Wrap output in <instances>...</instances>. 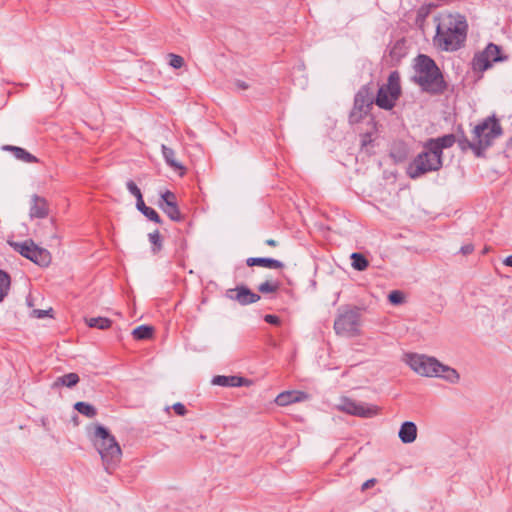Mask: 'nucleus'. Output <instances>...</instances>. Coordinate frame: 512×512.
Listing matches in <instances>:
<instances>
[{
	"mask_svg": "<svg viewBox=\"0 0 512 512\" xmlns=\"http://www.w3.org/2000/svg\"><path fill=\"white\" fill-rule=\"evenodd\" d=\"M467 21L460 14H446L438 18L434 45L445 51H456L465 42Z\"/></svg>",
	"mask_w": 512,
	"mask_h": 512,
	"instance_id": "f257e3e1",
	"label": "nucleus"
},
{
	"mask_svg": "<svg viewBox=\"0 0 512 512\" xmlns=\"http://www.w3.org/2000/svg\"><path fill=\"white\" fill-rule=\"evenodd\" d=\"M414 70L413 81L423 92L430 95H442L445 93L448 83L432 58L424 54L418 55L415 58Z\"/></svg>",
	"mask_w": 512,
	"mask_h": 512,
	"instance_id": "f03ea898",
	"label": "nucleus"
},
{
	"mask_svg": "<svg viewBox=\"0 0 512 512\" xmlns=\"http://www.w3.org/2000/svg\"><path fill=\"white\" fill-rule=\"evenodd\" d=\"M95 437V446L101 456L104 468L111 474L121 460L122 450L115 437L102 425L96 427Z\"/></svg>",
	"mask_w": 512,
	"mask_h": 512,
	"instance_id": "7ed1b4c3",
	"label": "nucleus"
},
{
	"mask_svg": "<svg viewBox=\"0 0 512 512\" xmlns=\"http://www.w3.org/2000/svg\"><path fill=\"white\" fill-rule=\"evenodd\" d=\"M442 165L440 155L431 149L426 142L424 150L408 165L407 175L412 179H417L428 172L438 171Z\"/></svg>",
	"mask_w": 512,
	"mask_h": 512,
	"instance_id": "20e7f679",
	"label": "nucleus"
},
{
	"mask_svg": "<svg viewBox=\"0 0 512 512\" xmlns=\"http://www.w3.org/2000/svg\"><path fill=\"white\" fill-rule=\"evenodd\" d=\"M400 96V75L398 71H393L389 74L387 84L382 85L374 95V103L381 109L391 110Z\"/></svg>",
	"mask_w": 512,
	"mask_h": 512,
	"instance_id": "39448f33",
	"label": "nucleus"
},
{
	"mask_svg": "<svg viewBox=\"0 0 512 512\" xmlns=\"http://www.w3.org/2000/svg\"><path fill=\"white\" fill-rule=\"evenodd\" d=\"M9 244L21 256L41 267H47L51 263L50 252L47 249L37 246L33 240L9 242Z\"/></svg>",
	"mask_w": 512,
	"mask_h": 512,
	"instance_id": "423d86ee",
	"label": "nucleus"
},
{
	"mask_svg": "<svg viewBox=\"0 0 512 512\" xmlns=\"http://www.w3.org/2000/svg\"><path fill=\"white\" fill-rule=\"evenodd\" d=\"M406 362L414 372L425 377H435L441 367L436 358L420 354H407Z\"/></svg>",
	"mask_w": 512,
	"mask_h": 512,
	"instance_id": "0eeeda50",
	"label": "nucleus"
},
{
	"mask_svg": "<svg viewBox=\"0 0 512 512\" xmlns=\"http://www.w3.org/2000/svg\"><path fill=\"white\" fill-rule=\"evenodd\" d=\"M473 134L477 141L488 138L490 147L493 140L502 135V127L498 119L493 115L476 125Z\"/></svg>",
	"mask_w": 512,
	"mask_h": 512,
	"instance_id": "6e6552de",
	"label": "nucleus"
},
{
	"mask_svg": "<svg viewBox=\"0 0 512 512\" xmlns=\"http://www.w3.org/2000/svg\"><path fill=\"white\" fill-rule=\"evenodd\" d=\"M506 58L507 57L501 56V49L498 45L490 43L482 53L474 57V69L479 71H486L492 66L493 62L503 61Z\"/></svg>",
	"mask_w": 512,
	"mask_h": 512,
	"instance_id": "1a4fd4ad",
	"label": "nucleus"
},
{
	"mask_svg": "<svg viewBox=\"0 0 512 512\" xmlns=\"http://www.w3.org/2000/svg\"><path fill=\"white\" fill-rule=\"evenodd\" d=\"M159 207L172 221H182L183 216L179 210L176 195L173 192L166 190L161 194Z\"/></svg>",
	"mask_w": 512,
	"mask_h": 512,
	"instance_id": "9d476101",
	"label": "nucleus"
},
{
	"mask_svg": "<svg viewBox=\"0 0 512 512\" xmlns=\"http://www.w3.org/2000/svg\"><path fill=\"white\" fill-rule=\"evenodd\" d=\"M339 313L334 321V330L337 335L350 337L352 335V309L347 307L339 308Z\"/></svg>",
	"mask_w": 512,
	"mask_h": 512,
	"instance_id": "9b49d317",
	"label": "nucleus"
},
{
	"mask_svg": "<svg viewBox=\"0 0 512 512\" xmlns=\"http://www.w3.org/2000/svg\"><path fill=\"white\" fill-rule=\"evenodd\" d=\"M227 296L230 299L237 301L241 305L256 303L261 298L259 294L254 293L246 286H238L235 289L228 290Z\"/></svg>",
	"mask_w": 512,
	"mask_h": 512,
	"instance_id": "f8f14e48",
	"label": "nucleus"
},
{
	"mask_svg": "<svg viewBox=\"0 0 512 512\" xmlns=\"http://www.w3.org/2000/svg\"><path fill=\"white\" fill-rule=\"evenodd\" d=\"M456 142L462 151L471 149L477 157H481L483 151L489 147L488 138L479 141L474 138V141L471 142L463 132L460 135H456Z\"/></svg>",
	"mask_w": 512,
	"mask_h": 512,
	"instance_id": "ddd939ff",
	"label": "nucleus"
},
{
	"mask_svg": "<svg viewBox=\"0 0 512 512\" xmlns=\"http://www.w3.org/2000/svg\"><path fill=\"white\" fill-rule=\"evenodd\" d=\"M374 104V92L368 87H362L354 97V108L367 113Z\"/></svg>",
	"mask_w": 512,
	"mask_h": 512,
	"instance_id": "4468645a",
	"label": "nucleus"
},
{
	"mask_svg": "<svg viewBox=\"0 0 512 512\" xmlns=\"http://www.w3.org/2000/svg\"><path fill=\"white\" fill-rule=\"evenodd\" d=\"M49 214L48 202L44 197L37 194H33L30 199V210L29 216L31 219L39 218L43 219Z\"/></svg>",
	"mask_w": 512,
	"mask_h": 512,
	"instance_id": "2eb2a0df",
	"label": "nucleus"
},
{
	"mask_svg": "<svg viewBox=\"0 0 512 512\" xmlns=\"http://www.w3.org/2000/svg\"><path fill=\"white\" fill-rule=\"evenodd\" d=\"M456 142V135L447 134L442 137L432 138L427 141V144L442 158L443 149L450 148Z\"/></svg>",
	"mask_w": 512,
	"mask_h": 512,
	"instance_id": "dca6fc26",
	"label": "nucleus"
},
{
	"mask_svg": "<svg viewBox=\"0 0 512 512\" xmlns=\"http://www.w3.org/2000/svg\"><path fill=\"white\" fill-rule=\"evenodd\" d=\"M308 398L307 393L302 391H285L280 393L275 402L279 406H287L292 403L301 402Z\"/></svg>",
	"mask_w": 512,
	"mask_h": 512,
	"instance_id": "f3484780",
	"label": "nucleus"
},
{
	"mask_svg": "<svg viewBox=\"0 0 512 512\" xmlns=\"http://www.w3.org/2000/svg\"><path fill=\"white\" fill-rule=\"evenodd\" d=\"M246 265L249 267L260 266L268 269H282L284 263L273 258L266 257H249L246 259Z\"/></svg>",
	"mask_w": 512,
	"mask_h": 512,
	"instance_id": "a211bd4d",
	"label": "nucleus"
},
{
	"mask_svg": "<svg viewBox=\"0 0 512 512\" xmlns=\"http://www.w3.org/2000/svg\"><path fill=\"white\" fill-rule=\"evenodd\" d=\"M379 412L380 408L377 405L354 401V417L373 418L377 416Z\"/></svg>",
	"mask_w": 512,
	"mask_h": 512,
	"instance_id": "6ab92c4d",
	"label": "nucleus"
},
{
	"mask_svg": "<svg viewBox=\"0 0 512 512\" xmlns=\"http://www.w3.org/2000/svg\"><path fill=\"white\" fill-rule=\"evenodd\" d=\"M398 436L404 444H410L417 438V426L414 422L405 421L402 423Z\"/></svg>",
	"mask_w": 512,
	"mask_h": 512,
	"instance_id": "aec40b11",
	"label": "nucleus"
},
{
	"mask_svg": "<svg viewBox=\"0 0 512 512\" xmlns=\"http://www.w3.org/2000/svg\"><path fill=\"white\" fill-rule=\"evenodd\" d=\"M248 382L247 379L239 376H223L218 375L212 379L214 385L223 387H241Z\"/></svg>",
	"mask_w": 512,
	"mask_h": 512,
	"instance_id": "412c9836",
	"label": "nucleus"
},
{
	"mask_svg": "<svg viewBox=\"0 0 512 512\" xmlns=\"http://www.w3.org/2000/svg\"><path fill=\"white\" fill-rule=\"evenodd\" d=\"M3 149L12 152L18 160H21L23 162L37 163L39 161L37 157L29 153L24 148L18 146L5 145L3 146Z\"/></svg>",
	"mask_w": 512,
	"mask_h": 512,
	"instance_id": "4be33fe9",
	"label": "nucleus"
},
{
	"mask_svg": "<svg viewBox=\"0 0 512 512\" xmlns=\"http://www.w3.org/2000/svg\"><path fill=\"white\" fill-rule=\"evenodd\" d=\"M390 156L395 162H403L408 156V147L402 141H396L392 144L390 149Z\"/></svg>",
	"mask_w": 512,
	"mask_h": 512,
	"instance_id": "5701e85b",
	"label": "nucleus"
},
{
	"mask_svg": "<svg viewBox=\"0 0 512 512\" xmlns=\"http://www.w3.org/2000/svg\"><path fill=\"white\" fill-rule=\"evenodd\" d=\"M80 381V378L77 373L71 372L65 375H62L53 382L52 388H57L60 386H65L68 388H72L76 386Z\"/></svg>",
	"mask_w": 512,
	"mask_h": 512,
	"instance_id": "b1692460",
	"label": "nucleus"
},
{
	"mask_svg": "<svg viewBox=\"0 0 512 512\" xmlns=\"http://www.w3.org/2000/svg\"><path fill=\"white\" fill-rule=\"evenodd\" d=\"M435 377H440L449 383H458L460 379L459 373L452 367L441 363V367L438 369V373Z\"/></svg>",
	"mask_w": 512,
	"mask_h": 512,
	"instance_id": "393cba45",
	"label": "nucleus"
},
{
	"mask_svg": "<svg viewBox=\"0 0 512 512\" xmlns=\"http://www.w3.org/2000/svg\"><path fill=\"white\" fill-rule=\"evenodd\" d=\"M137 209L150 221L161 224L162 220L159 214L151 207L145 205L143 198L136 202Z\"/></svg>",
	"mask_w": 512,
	"mask_h": 512,
	"instance_id": "a878e982",
	"label": "nucleus"
},
{
	"mask_svg": "<svg viewBox=\"0 0 512 512\" xmlns=\"http://www.w3.org/2000/svg\"><path fill=\"white\" fill-rule=\"evenodd\" d=\"M162 154L165 159V162L170 167L174 168L175 170H183L184 167L176 160L175 158V152L173 149L167 147L166 145L161 146Z\"/></svg>",
	"mask_w": 512,
	"mask_h": 512,
	"instance_id": "bb28decb",
	"label": "nucleus"
},
{
	"mask_svg": "<svg viewBox=\"0 0 512 512\" xmlns=\"http://www.w3.org/2000/svg\"><path fill=\"white\" fill-rule=\"evenodd\" d=\"M85 323L90 328H97L100 330L109 329L112 325V321L106 317L85 318Z\"/></svg>",
	"mask_w": 512,
	"mask_h": 512,
	"instance_id": "cd10ccee",
	"label": "nucleus"
},
{
	"mask_svg": "<svg viewBox=\"0 0 512 512\" xmlns=\"http://www.w3.org/2000/svg\"><path fill=\"white\" fill-rule=\"evenodd\" d=\"M154 329L149 325H140L132 331V335L136 340H147L152 338Z\"/></svg>",
	"mask_w": 512,
	"mask_h": 512,
	"instance_id": "c85d7f7f",
	"label": "nucleus"
},
{
	"mask_svg": "<svg viewBox=\"0 0 512 512\" xmlns=\"http://www.w3.org/2000/svg\"><path fill=\"white\" fill-rule=\"evenodd\" d=\"M74 409L88 418H93L97 415L96 408L87 402L80 401L75 403Z\"/></svg>",
	"mask_w": 512,
	"mask_h": 512,
	"instance_id": "c756f323",
	"label": "nucleus"
},
{
	"mask_svg": "<svg viewBox=\"0 0 512 512\" xmlns=\"http://www.w3.org/2000/svg\"><path fill=\"white\" fill-rule=\"evenodd\" d=\"M280 282L278 280H266L265 282L258 285L257 289L262 294L275 293L280 288Z\"/></svg>",
	"mask_w": 512,
	"mask_h": 512,
	"instance_id": "7c9ffc66",
	"label": "nucleus"
},
{
	"mask_svg": "<svg viewBox=\"0 0 512 512\" xmlns=\"http://www.w3.org/2000/svg\"><path fill=\"white\" fill-rule=\"evenodd\" d=\"M11 279L7 272L0 270V302L6 297L10 289Z\"/></svg>",
	"mask_w": 512,
	"mask_h": 512,
	"instance_id": "2f4dec72",
	"label": "nucleus"
},
{
	"mask_svg": "<svg viewBox=\"0 0 512 512\" xmlns=\"http://www.w3.org/2000/svg\"><path fill=\"white\" fill-rule=\"evenodd\" d=\"M374 133L369 131L361 136V152H365L367 154L372 153V149L374 147Z\"/></svg>",
	"mask_w": 512,
	"mask_h": 512,
	"instance_id": "473e14b6",
	"label": "nucleus"
},
{
	"mask_svg": "<svg viewBox=\"0 0 512 512\" xmlns=\"http://www.w3.org/2000/svg\"><path fill=\"white\" fill-rule=\"evenodd\" d=\"M148 238L150 243L152 244L153 254H157L158 252H160L163 247V244L159 231L156 230L152 233H149Z\"/></svg>",
	"mask_w": 512,
	"mask_h": 512,
	"instance_id": "72a5a7b5",
	"label": "nucleus"
},
{
	"mask_svg": "<svg viewBox=\"0 0 512 512\" xmlns=\"http://www.w3.org/2000/svg\"><path fill=\"white\" fill-rule=\"evenodd\" d=\"M369 266V260L367 257L358 252H354V270L364 271Z\"/></svg>",
	"mask_w": 512,
	"mask_h": 512,
	"instance_id": "f704fd0d",
	"label": "nucleus"
},
{
	"mask_svg": "<svg viewBox=\"0 0 512 512\" xmlns=\"http://www.w3.org/2000/svg\"><path fill=\"white\" fill-rule=\"evenodd\" d=\"M388 300L393 305H399L404 302V295L401 291L394 290L389 293Z\"/></svg>",
	"mask_w": 512,
	"mask_h": 512,
	"instance_id": "c9c22d12",
	"label": "nucleus"
},
{
	"mask_svg": "<svg viewBox=\"0 0 512 512\" xmlns=\"http://www.w3.org/2000/svg\"><path fill=\"white\" fill-rule=\"evenodd\" d=\"M126 187L128 189V191L136 197V200L139 201V199H142L143 196H142V193H141V190L138 188V186L132 181V180H129L127 183H126Z\"/></svg>",
	"mask_w": 512,
	"mask_h": 512,
	"instance_id": "e433bc0d",
	"label": "nucleus"
},
{
	"mask_svg": "<svg viewBox=\"0 0 512 512\" xmlns=\"http://www.w3.org/2000/svg\"><path fill=\"white\" fill-rule=\"evenodd\" d=\"M169 65L175 69H179L184 65L183 57L176 54H169Z\"/></svg>",
	"mask_w": 512,
	"mask_h": 512,
	"instance_id": "4c0bfd02",
	"label": "nucleus"
},
{
	"mask_svg": "<svg viewBox=\"0 0 512 512\" xmlns=\"http://www.w3.org/2000/svg\"><path fill=\"white\" fill-rule=\"evenodd\" d=\"M402 48H403V43L398 41L394 44V46L391 48L390 50V55L393 57V58H400L404 55V53L402 52Z\"/></svg>",
	"mask_w": 512,
	"mask_h": 512,
	"instance_id": "58836bf2",
	"label": "nucleus"
},
{
	"mask_svg": "<svg viewBox=\"0 0 512 512\" xmlns=\"http://www.w3.org/2000/svg\"><path fill=\"white\" fill-rule=\"evenodd\" d=\"M338 408H339L341 411H344V412H346L347 414L352 415V401H351V400H349V399H344V400H343V404H339V405H338Z\"/></svg>",
	"mask_w": 512,
	"mask_h": 512,
	"instance_id": "ea45409f",
	"label": "nucleus"
},
{
	"mask_svg": "<svg viewBox=\"0 0 512 512\" xmlns=\"http://www.w3.org/2000/svg\"><path fill=\"white\" fill-rule=\"evenodd\" d=\"M172 408L174 412L179 416H184L187 413L186 407L180 402L175 403Z\"/></svg>",
	"mask_w": 512,
	"mask_h": 512,
	"instance_id": "a19ab883",
	"label": "nucleus"
},
{
	"mask_svg": "<svg viewBox=\"0 0 512 512\" xmlns=\"http://www.w3.org/2000/svg\"><path fill=\"white\" fill-rule=\"evenodd\" d=\"M264 320L271 325H279L281 322L278 316L272 314L265 315Z\"/></svg>",
	"mask_w": 512,
	"mask_h": 512,
	"instance_id": "79ce46f5",
	"label": "nucleus"
},
{
	"mask_svg": "<svg viewBox=\"0 0 512 512\" xmlns=\"http://www.w3.org/2000/svg\"><path fill=\"white\" fill-rule=\"evenodd\" d=\"M52 312V309H49V310H40V309H34L32 311V315L38 319H42L46 316H48V314Z\"/></svg>",
	"mask_w": 512,
	"mask_h": 512,
	"instance_id": "37998d69",
	"label": "nucleus"
},
{
	"mask_svg": "<svg viewBox=\"0 0 512 512\" xmlns=\"http://www.w3.org/2000/svg\"><path fill=\"white\" fill-rule=\"evenodd\" d=\"M377 480L375 478H371L369 480H367L366 482H364L361 486V490L362 491H365L369 488H372L375 484H376Z\"/></svg>",
	"mask_w": 512,
	"mask_h": 512,
	"instance_id": "c03bdc74",
	"label": "nucleus"
},
{
	"mask_svg": "<svg viewBox=\"0 0 512 512\" xmlns=\"http://www.w3.org/2000/svg\"><path fill=\"white\" fill-rule=\"evenodd\" d=\"M474 250V247L472 244H467V245H464L460 248V252L463 254V255H468L470 253H472Z\"/></svg>",
	"mask_w": 512,
	"mask_h": 512,
	"instance_id": "a18cd8bd",
	"label": "nucleus"
},
{
	"mask_svg": "<svg viewBox=\"0 0 512 512\" xmlns=\"http://www.w3.org/2000/svg\"><path fill=\"white\" fill-rule=\"evenodd\" d=\"M235 85L238 89H241V90H246L249 88V85L242 80H236Z\"/></svg>",
	"mask_w": 512,
	"mask_h": 512,
	"instance_id": "49530a36",
	"label": "nucleus"
},
{
	"mask_svg": "<svg viewBox=\"0 0 512 512\" xmlns=\"http://www.w3.org/2000/svg\"><path fill=\"white\" fill-rule=\"evenodd\" d=\"M348 474H349V466H348V464H345L340 469V475L345 476V475H348Z\"/></svg>",
	"mask_w": 512,
	"mask_h": 512,
	"instance_id": "de8ad7c7",
	"label": "nucleus"
},
{
	"mask_svg": "<svg viewBox=\"0 0 512 512\" xmlns=\"http://www.w3.org/2000/svg\"><path fill=\"white\" fill-rule=\"evenodd\" d=\"M265 243L269 246H272V247H276L277 246V242L274 240V239H268L265 241Z\"/></svg>",
	"mask_w": 512,
	"mask_h": 512,
	"instance_id": "09e8293b",
	"label": "nucleus"
},
{
	"mask_svg": "<svg viewBox=\"0 0 512 512\" xmlns=\"http://www.w3.org/2000/svg\"><path fill=\"white\" fill-rule=\"evenodd\" d=\"M504 264L506 266H510L512 267V255L508 256L505 260H504Z\"/></svg>",
	"mask_w": 512,
	"mask_h": 512,
	"instance_id": "8fccbe9b",
	"label": "nucleus"
},
{
	"mask_svg": "<svg viewBox=\"0 0 512 512\" xmlns=\"http://www.w3.org/2000/svg\"><path fill=\"white\" fill-rule=\"evenodd\" d=\"M507 148L512 149V137L507 142Z\"/></svg>",
	"mask_w": 512,
	"mask_h": 512,
	"instance_id": "3c124183",
	"label": "nucleus"
},
{
	"mask_svg": "<svg viewBox=\"0 0 512 512\" xmlns=\"http://www.w3.org/2000/svg\"><path fill=\"white\" fill-rule=\"evenodd\" d=\"M348 120H349V122H351V121H352V110H351V111L349 112V114H348Z\"/></svg>",
	"mask_w": 512,
	"mask_h": 512,
	"instance_id": "603ef678",
	"label": "nucleus"
}]
</instances>
